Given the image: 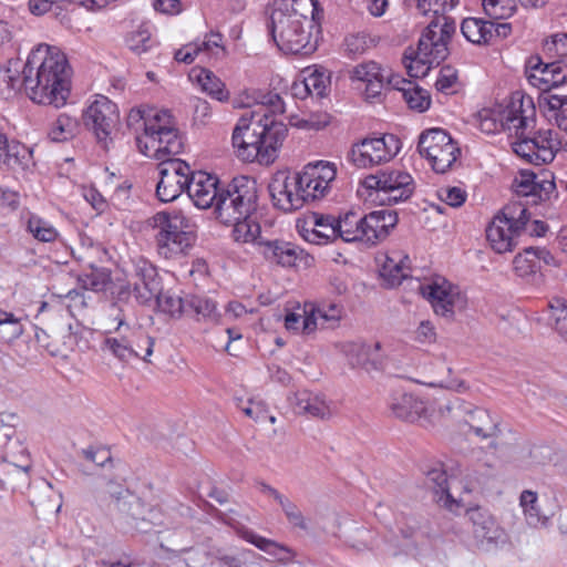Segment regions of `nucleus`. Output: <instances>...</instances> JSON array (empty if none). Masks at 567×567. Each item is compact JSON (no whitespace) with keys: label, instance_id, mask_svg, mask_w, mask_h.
I'll return each mask as SVG.
<instances>
[{"label":"nucleus","instance_id":"nucleus-5","mask_svg":"<svg viewBox=\"0 0 567 567\" xmlns=\"http://www.w3.org/2000/svg\"><path fill=\"white\" fill-rule=\"evenodd\" d=\"M117 324L109 331L101 343V351L114 359L127 363L133 359L151 362L155 340L141 327L131 326L126 320L116 317Z\"/></svg>","mask_w":567,"mask_h":567},{"label":"nucleus","instance_id":"nucleus-27","mask_svg":"<svg viewBox=\"0 0 567 567\" xmlns=\"http://www.w3.org/2000/svg\"><path fill=\"white\" fill-rule=\"evenodd\" d=\"M519 234L514 230L507 217L499 213L492 219L486 228V238L492 249L497 254L512 251L516 246V237Z\"/></svg>","mask_w":567,"mask_h":567},{"label":"nucleus","instance_id":"nucleus-54","mask_svg":"<svg viewBox=\"0 0 567 567\" xmlns=\"http://www.w3.org/2000/svg\"><path fill=\"white\" fill-rule=\"evenodd\" d=\"M486 14L495 20L512 17L517 9V0H482Z\"/></svg>","mask_w":567,"mask_h":567},{"label":"nucleus","instance_id":"nucleus-56","mask_svg":"<svg viewBox=\"0 0 567 567\" xmlns=\"http://www.w3.org/2000/svg\"><path fill=\"white\" fill-rule=\"evenodd\" d=\"M403 99L411 110L425 112L431 105L430 93L415 84L411 89H403Z\"/></svg>","mask_w":567,"mask_h":567},{"label":"nucleus","instance_id":"nucleus-2","mask_svg":"<svg viewBox=\"0 0 567 567\" xmlns=\"http://www.w3.org/2000/svg\"><path fill=\"white\" fill-rule=\"evenodd\" d=\"M322 20L318 0H276L268 29L280 51L308 55L317 50Z\"/></svg>","mask_w":567,"mask_h":567},{"label":"nucleus","instance_id":"nucleus-20","mask_svg":"<svg viewBox=\"0 0 567 567\" xmlns=\"http://www.w3.org/2000/svg\"><path fill=\"white\" fill-rule=\"evenodd\" d=\"M133 270L130 280L133 284V292L136 301L147 305L159 292L161 278L156 267L143 257L133 259Z\"/></svg>","mask_w":567,"mask_h":567},{"label":"nucleus","instance_id":"nucleus-4","mask_svg":"<svg viewBox=\"0 0 567 567\" xmlns=\"http://www.w3.org/2000/svg\"><path fill=\"white\" fill-rule=\"evenodd\" d=\"M460 0H417L416 10L424 17H431L425 31L421 35V50L429 48L434 50L437 59H446L449 55V41L455 33L456 23L447 17Z\"/></svg>","mask_w":567,"mask_h":567},{"label":"nucleus","instance_id":"nucleus-24","mask_svg":"<svg viewBox=\"0 0 567 567\" xmlns=\"http://www.w3.org/2000/svg\"><path fill=\"white\" fill-rule=\"evenodd\" d=\"M381 343L373 344L364 341L346 342L342 352L352 368H362L365 371L379 370L383 364V355L380 352Z\"/></svg>","mask_w":567,"mask_h":567},{"label":"nucleus","instance_id":"nucleus-34","mask_svg":"<svg viewBox=\"0 0 567 567\" xmlns=\"http://www.w3.org/2000/svg\"><path fill=\"white\" fill-rule=\"evenodd\" d=\"M341 315L342 307L339 303L321 302L303 318V331L312 333L318 324L321 327H324L326 323L333 326L341 319Z\"/></svg>","mask_w":567,"mask_h":567},{"label":"nucleus","instance_id":"nucleus-12","mask_svg":"<svg viewBox=\"0 0 567 567\" xmlns=\"http://www.w3.org/2000/svg\"><path fill=\"white\" fill-rule=\"evenodd\" d=\"M401 142L393 134L364 138L355 143L349 154L350 161L359 168L379 165L392 159L400 151Z\"/></svg>","mask_w":567,"mask_h":567},{"label":"nucleus","instance_id":"nucleus-55","mask_svg":"<svg viewBox=\"0 0 567 567\" xmlns=\"http://www.w3.org/2000/svg\"><path fill=\"white\" fill-rule=\"evenodd\" d=\"M126 44L136 54L147 52L154 45L148 27L142 24L136 31L131 32L126 38Z\"/></svg>","mask_w":567,"mask_h":567},{"label":"nucleus","instance_id":"nucleus-49","mask_svg":"<svg viewBox=\"0 0 567 567\" xmlns=\"http://www.w3.org/2000/svg\"><path fill=\"white\" fill-rule=\"evenodd\" d=\"M27 229L37 240L42 243H53L59 237V231L52 224L37 215L29 217Z\"/></svg>","mask_w":567,"mask_h":567},{"label":"nucleus","instance_id":"nucleus-9","mask_svg":"<svg viewBox=\"0 0 567 567\" xmlns=\"http://www.w3.org/2000/svg\"><path fill=\"white\" fill-rule=\"evenodd\" d=\"M362 186L374 190L382 204H398L409 199L415 188L413 177L405 171L385 168L368 175Z\"/></svg>","mask_w":567,"mask_h":567},{"label":"nucleus","instance_id":"nucleus-26","mask_svg":"<svg viewBox=\"0 0 567 567\" xmlns=\"http://www.w3.org/2000/svg\"><path fill=\"white\" fill-rule=\"evenodd\" d=\"M473 523V533L477 544L486 549L492 545L504 542L505 533L496 520L482 508H472L467 512Z\"/></svg>","mask_w":567,"mask_h":567},{"label":"nucleus","instance_id":"nucleus-28","mask_svg":"<svg viewBox=\"0 0 567 567\" xmlns=\"http://www.w3.org/2000/svg\"><path fill=\"white\" fill-rule=\"evenodd\" d=\"M114 508L131 528L137 530V523L146 514L148 505L126 488L112 493Z\"/></svg>","mask_w":567,"mask_h":567},{"label":"nucleus","instance_id":"nucleus-37","mask_svg":"<svg viewBox=\"0 0 567 567\" xmlns=\"http://www.w3.org/2000/svg\"><path fill=\"white\" fill-rule=\"evenodd\" d=\"M295 412L298 414H308L312 417L328 419L331 416V409L324 399L319 394L308 391L298 392L293 401Z\"/></svg>","mask_w":567,"mask_h":567},{"label":"nucleus","instance_id":"nucleus-57","mask_svg":"<svg viewBox=\"0 0 567 567\" xmlns=\"http://www.w3.org/2000/svg\"><path fill=\"white\" fill-rule=\"evenodd\" d=\"M550 318L555 321L556 331L567 341V301L553 298L547 305Z\"/></svg>","mask_w":567,"mask_h":567},{"label":"nucleus","instance_id":"nucleus-63","mask_svg":"<svg viewBox=\"0 0 567 567\" xmlns=\"http://www.w3.org/2000/svg\"><path fill=\"white\" fill-rule=\"evenodd\" d=\"M546 101L550 111H558L556 114L558 127L567 132V95L549 94Z\"/></svg>","mask_w":567,"mask_h":567},{"label":"nucleus","instance_id":"nucleus-32","mask_svg":"<svg viewBox=\"0 0 567 567\" xmlns=\"http://www.w3.org/2000/svg\"><path fill=\"white\" fill-rule=\"evenodd\" d=\"M353 81L365 82L368 97H377L381 94L385 82L383 69L374 61L360 63L349 72Z\"/></svg>","mask_w":567,"mask_h":567},{"label":"nucleus","instance_id":"nucleus-7","mask_svg":"<svg viewBox=\"0 0 567 567\" xmlns=\"http://www.w3.org/2000/svg\"><path fill=\"white\" fill-rule=\"evenodd\" d=\"M151 225L158 229L157 251L166 259L186 255L194 245L195 235L188 229V219L181 212H159L152 217Z\"/></svg>","mask_w":567,"mask_h":567},{"label":"nucleus","instance_id":"nucleus-31","mask_svg":"<svg viewBox=\"0 0 567 567\" xmlns=\"http://www.w3.org/2000/svg\"><path fill=\"white\" fill-rule=\"evenodd\" d=\"M445 59H437L434 50L430 48L425 51L421 50V39L417 49L408 48L404 51L402 62L410 78L419 79L427 75L433 64L439 65Z\"/></svg>","mask_w":567,"mask_h":567},{"label":"nucleus","instance_id":"nucleus-44","mask_svg":"<svg viewBox=\"0 0 567 567\" xmlns=\"http://www.w3.org/2000/svg\"><path fill=\"white\" fill-rule=\"evenodd\" d=\"M79 131V122L65 113H61L52 123L48 136L52 142H66L72 140Z\"/></svg>","mask_w":567,"mask_h":567},{"label":"nucleus","instance_id":"nucleus-35","mask_svg":"<svg viewBox=\"0 0 567 567\" xmlns=\"http://www.w3.org/2000/svg\"><path fill=\"white\" fill-rule=\"evenodd\" d=\"M33 166L32 150L24 144L12 140L7 152L0 159V167L14 173L27 172Z\"/></svg>","mask_w":567,"mask_h":567},{"label":"nucleus","instance_id":"nucleus-18","mask_svg":"<svg viewBox=\"0 0 567 567\" xmlns=\"http://www.w3.org/2000/svg\"><path fill=\"white\" fill-rule=\"evenodd\" d=\"M158 174L156 196L161 202L169 203L186 189L187 177L192 174V169L182 159H167L158 165Z\"/></svg>","mask_w":567,"mask_h":567},{"label":"nucleus","instance_id":"nucleus-42","mask_svg":"<svg viewBox=\"0 0 567 567\" xmlns=\"http://www.w3.org/2000/svg\"><path fill=\"white\" fill-rule=\"evenodd\" d=\"M426 484L433 489L436 501L443 503L445 507L452 509L455 499L451 494V484L447 474L442 468H432L426 474Z\"/></svg>","mask_w":567,"mask_h":567},{"label":"nucleus","instance_id":"nucleus-16","mask_svg":"<svg viewBox=\"0 0 567 567\" xmlns=\"http://www.w3.org/2000/svg\"><path fill=\"white\" fill-rule=\"evenodd\" d=\"M254 110L246 111L239 118L233 132V145L237 155L244 161L265 162L262 159V141L260 140L259 123Z\"/></svg>","mask_w":567,"mask_h":567},{"label":"nucleus","instance_id":"nucleus-13","mask_svg":"<svg viewBox=\"0 0 567 567\" xmlns=\"http://www.w3.org/2000/svg\"><path fill=\"white\" fill-rule=\"evenodd\" d=\"M274 206L285 213L302 208L308 203L298 173L278 171L271 177L268 185Z\"/></svg>","mask_w":567,"mask_h":567},{"label":"nucleus","instance_id":"nucleus-58","mask_svg":"<svg viewBox=\"0 0 567 567\" xmlns=\"http://www.w3.org/2000/svg\"><path fill=\"white\" fill-rule=\"evenodd\" d=\"M260 557L252 550L244 549L233 555H224L219 558L226 567H262Z\"/></svg>","mask_w":567,"mask_h":567},{"label":"nucleus","instance_id":"nucleus-52","mask_svg":"<svg viewBox=\"0 0 567 567\" xmlns=\"http://www.w3.org/2000/svg\"><path fill=\"white\" fill-rule=\"evenodd\" d=\"M543 54L546 59L560 61L567 65V33H557L543 43Z\"/></svg>","mask_w":567,"mask_h":567},{"label":"nucleus","instance_id":"nucleus-25","mask_svg":"<svg viewBox=\"0 0 567 567\" xmlns=\"http://www.w3.org/2000/svg\"><path fill=\"white\" fill-rule=\"evenodd\" d=\"M248 243L260 247L261 254L268 261L276 262L282 267L296 266L297 260L301 259L303 254L302 249H299L290 243L282 240H265L261 237V231L256 236V240H249Z\"/></svg>","mask_w":567,"mask_h":567},{"label":"nucleus","instance_id":"nucleus-10","mask_svg":"<svg viewBox=\"0 0 567 567\" xmlns=\"http://www.w3.org/2000/svg\"><path fill=\"white\" fill-rule=\"evenodd\" d=\"M417 151L436 173H446L456 162L461 151L451 135L442 128H430L421 133Z\"/></svg>","mask_w":567,"mask_h":567},{"label":"nucleus","instance_id":"nucleus-50","mask_svg":"<svg viewBox=\"0 0 567 567\" xmlns=\"http://www.w3.org/2000/svg\"><path fill=\"white\" fill-rule=\"evenodd\" d=\"M159 114H162V110L158 111L152 106L142 105L134 107L127 115V125L136 132L143 130L145 133V124L156 123Z\"/></svg>","mask_w":567,"mask_h":567},{"label":"nucleus","instance_id":"nucleus-51","mask_svg":"<svg viewBox=\"0 0 567 567\" xmlns=\"http://www.w3.org/2000/svg\"><path fill=\"white\" fill-rule=\"evenodd\" d=\"M315 229L311 239L313 243L321 244V240L328 241L337 238L336 218L330 215L313 214Z\"/></svg>","mask_w":567,"mask_h":567},{"label":"nucleus","instance_id":"nucleus-60","mask_svg":"<svg viewBox=\"0 0 567 567\" xmlns=\"http://www.w3.org/2000/svg\"><path fill=\"white\" fill-rule=\"evenodd\" d=\"M499 214L507 217L508 221H511L512 228L518 234L526 228L529 220V214L527 213L526 207L518 203L507 205L502 212H499Z\"/></svg>","mask_w":567,"mask_h":567},{"label":"nucleus","instance_id":"nucleus-23","mask_svg":"<svg viewBox=\"0 0 567 567\" xmlns=\"http://www.w3.org/2000/svg\"><path fill=\"white\" fill-rule=\"evenodd\" d=\"M389 409L399 420L422 425L431 423L426 403L412 393L394 392L389 400Z\"/></svg>","mask_w":567,"mask_h":567},{"label":"nucleus","instance_id":"nucleus-40","mask_svg":"<svg viewBox=\"0 0 567 567\" xmlns=\"http://www.w3.org/2000/svg\"><path fill=\"white\" fill-rule=\"evenodd\" d=\"M400 533L404 539L410 542L408 545L410 554H419L420 548L427 546L430 543L426 528L416 518H406L400 527Z\"/></svg>","mask_w":567,"mask_h":567},{"label":"nucleus","instance_id":"nucleus-1","mask_svg":"<svg viewBox=\"0 0 567 567\" xmlns=\"http://www.w3.org/2000/svg\"><path fill=\"white\" fill-rule=\"evenodd\" d=\"M18 61H10L9 66L0 69V81L9 87H24L27 95L35 103L65 105L71 91L72 69L66 55L56 47L39 44L29 54L19 75Z\"/></svg>","mask_w":567,"mask_h":567},{"label":"nucleus","instance_id":"nucleus-47","mask_svg":"<svg viewBox=\"0 0 567 567\" xmlns=\"http://www.w3.org/2000/svg\"><path fill=\"white\" fill-rule=\"evenodd\" d=\"M154 299L158 309L171 317H181L187 313L186 297L182 298L171 290L163 291L161 287Z\"/></svg>","mask_w":567,"mask_h":567},{"label":"nucleus","instance_id":"nucleus-41","mask_svg":"<svg viewBox=\"0 0 567 567\" xmlns=\"http://www.w3.org/2000/svg\"><path fill=\"white\" fill-rule=\"evenodd\" d=\"M192 76L195 78L202 90L212 99L219 102L228 100L229 93L225 89V84L210 70L203 68L193 70Z\"/></svg>","mask_w":567,"mask_h":567},{"label":"nucleus","instance_id":"nucleus-64","mask_svg":"<svg viewBox=\"0 0 567 567\" xmlns=\"http://www.w3.org/2000/svg\"><path fill=\"white\" fill-rule=\"evenodd\" d=\"M164 524V515L158 507L148 506L146 514L137 523V532L150 533Z\"/></svg>","mask_w":567,"mask_h":567},{"label":"nucleus","instance_id":"nucleus-6","mask_svg":"<svg viewBox=\"0 0 567 567\" xmlns=\"http://www.w3.org/2000/svg\"><path fill=\"white\" fill-rule=\"evenodd\" d=\"M255 116L259 123L260 140L262 141V159L271 162L276 158L277 150L287 136L286 124L276 120L277 114L285 112V103L278 93L258 91L255 93Z\"/></svg>","mask_w":567,"mask_h":567},{"label":"nucleus","instance_id":"nucleus-53","mask_svg":"<svg viewBox=\"0 0 567 567\" xmlns=\"http://www.w3.org/2000/svg\"><path fill=\"white\" fill-rule=\"evenodd\" d=\"M79 282L85 290L103 291L111 282V276L105 268H92L79 277Z\"/></svg>","mask_w":567,"mask_h":567},{"label":"nucleus","instance_id":"nucleus-19","mask_svg":"<svg viewBox=\"0 0 567 567\" xmlns=\"http://www.w3.org/2000/svg\"><path fill=\"white\" fill-rule=\"evenodd\" d=\"M82 118L99 141H106L117 125L120 114L115 103L104 95H99L85 109Z\"/></svg>","mask_w":567,"mask_h":567},{"label":"nucleus","instance_id":"nucleus-21","mask_svg":"<svg viewBox=\"0 0 567 567\" xmlns=\"http://www.w3.org/2000/svg\"><path fill=\"white\" fill-rule=\"evenodd\" d=\"M221 187L216 176L205 172H192L187 177L186 192L194 205L200 209L215 208Z\"/></svg>","mask_w":567,"mask_h":567},{"label":"nucleus","instance_id":"nucleus-15","mask_svg":"<svg viewBox=\"0 0 567 567\" xmlns=\"http://www.w3.org/2000/svg\"><path fill=\"white\" fill-rule=\"evenodd\" d=\"M532 55L525 63V75L528 83L540 92H550L567 83V65L560 61Z\"/></svg>","mask_w":567,"mask_h":567},{"label":"nucleus","instance_id":"nucleus-14","mask_svg":"<svg viewBox=\"0 0 567 567\" xmlns=\"http://www.w3.org/2000/svg\"><path fill=\"white\" fill-rule=\"evenodd\" d=\"M422 291L434 312L449 320H452L457 311L466 308V297L445 278H436L427 286H422Z\"/></svg>","mask_w":567,"mask_h":567},{"label":"nucleus","instance_id":"nucleus-45","mask_svg":"<svg viewBox=\"0 0 567 567\" xmlns=\"http://www.w3.org/2000/svg\"><path fill=\"white\" fill-rule=\"evenodd\" d=\"M4 463L12 465L21 473H27L31 467L30 455L27 447L19 441L8 442L1 456Z\"/></svg>","mask_w":567,"mask_h":567},{"label":"nucleus","instance_id":"nucleus-43","mask_svg":"<svg viewBox=\"0 0 567 567\" xmlns=\"http://www.w3.org/2000/svg\"><path fill=\"white\" fill-rule=\"evenodd\" d=\"M159 546L163 550L179 555L193 548L192 533L186 528L162 533Z\"/></svg>","mask_w":567,"mask_h":567},{"label":"nucleus","instance_id":"nucleus-39","mask_svg":"<svg viewBox=\"0 0 567 567\" xmlns=\"http://www.w3.org/2000/svg\"><path fill=\"white\" fill-rule=\"evenodd\" d=\"M337 238L347 243L361 241L363 216L355 212H347L343 216L336 218Z\"/></svg>","mask_w":567,"mask_h":567},{"label":"nucleus","instance_id":"nucleus-38","mask_svg":"<svg viewBox=\"0 0 567 567\" xmlns=\"http://www.w3.org/2000/svg\"><path fill=\"white\" fill-rule=\"evenodd\" d=\"M186 315L193 316L197 321L216 323L220 318L216 302L205 296H186Z\"/></svg>","mask_w":567,"mask_h":567},{"label":"nucleus","instance_id":"nucleus-30","mask_svg":"<svg viewBox=\"0 0 567 567\" xmlns=\"http://www.w3.org/2000/svg\"><path fill=\"white\" fill-rule=\"evenodd\" d=\"M527 130L519 128L518 133L515 130L517 141L512 143L513 151L526 162L542 165L551 162L555 158V153L548 146H537V142L527 136Z\"/></svg>","mask_w":567,"mask_h":567},{"label":"nucleus","instance_id":"nucleus-59","mask_svg":"<svg viewBox=\"0 0 567 567\" xmlns=\"http://www.w3.org/2000/svg\"><path fill=\"white\" fill-rule=\"evenodd\" d=\"M237 408L240 409L246 416L257 421L264 422L269 420L270 423L276 422V417L269 414L266 404L262 401L248 400L244 405L243 399H237Z\"/></svg>","mask_w":567,"mask_h":567},{"label":"nucleus","instance_id":"nucleus-62","mask_svg":"<svg viewBox=\"0 0 567 567\" xmlns=\"http://www.w3.org/2000/svg\"><path fill=\"white\" fill-rule=\"evenodd\" d=\"M491 468L487 464L480 463L475 467H466L462 472L464 480L466 481L465 489L471 492L475 486L484 483L485 478L489 475Z\"/></svg>","mask_w":567,"mask_h":567},{"label":"nucleus","instance_id":"nucleus-11","mask_svg":"<svg viewBox=\"0 0 567 567\" xmlns=\"http://www.w3.org/2000/svg\"><path fill=\"white\" fill-rule=\"evenodd\" d=\"M524 99H519L517 102L513 101L511 105L504 110L503 112L492 110V109H483L478 112V126L483 133L486 134H495L505 130H528L533 126L534 118V109L533 102L530 99L526 100V103L529 107L530 115L526 114V110H524Z\"/></svg>","mask_w":567,"mask_h":567},{"label":"nucleus","instance_id":"nucleus-8","mask_svg":"<svg viewBox=\"0 0 567 567\" xmlns=\"http://www.w3.org/2000/svg\"><path fill=\"white\" fill-rule=\"evenodd\" d=\"M145 138L143 143L142 137H136L140 151L146 156L153 151V156L161 162L173 159L171 156L181 154L184 147L167 110H162L156 123L145 124Z\"/></svg>","mask_w":567,"mask_h":567},{"label":"nucleus","instance_id":"nucleus-22","mask_svg":"<svg viewBox=\"0 0 567 567\" xmlns=\"http://www.w3.org/2000/svg\"><path fill=\"white\" fill-rule=\"evenodd\" d=\"M399 218L394 210L380 209L363 215L361 241L371 246L386 239L398 225Z\"/></svg>","mask_w":567,"mask_h":567},{"label":"nucleus","instance_id":"nucleus-46","mask_svg":"<svg viewBox=\"0 0 567 567\" xmlns=\"http://www.w3.org/2000/svg\"><path fill=\"white\" fill-rule=\"evenodd\" d=\"M461 32L466 40L474 44H488L491 42L488 21L477 18H466L461 24Z\"/></svg>","mask_w":567,"mask_h":567},{"label":"nucleus","instance_id":"nucleus-36","mask_svg":"<svg viewBox=\"0 0 567 567\" xmlns=\"http://www.w3.org/2000/svg\"><path fill=\"white\" fill-rule=\"evenodd\" d=\"M409 257L400 251H392L384 257L381 265L380 275L386 282L388 287L393 288L409 276V267L406 262Z\"/></svg>","mask_w":567,"mask_h":567},{"label":"nucleus","instance_id":"nucleus-17","mask_svg":"<svg viewBox=\"0 0 567 567\" xmlns=\"http://www.w3.org/2000/svg\"><path fill=\"white\" fill-rule=\"evenodd\" d=\"M298 175L302 185L301 192L310 204L329 194L337 176V167L333 163L319 161L307 164Z\"/></svg>","mask_w":567,"mask_h":567},{"label":"nucleus","instance_id":"nucleus-33","mask_svg":"<svg viewBox=\"0 0 567 567\" xmlns=\"http://www.w3.org/2000/svg\"><path fill=\"white\" fill-rule=\"evenodd\" d=\"M515 274L526 282L538 286L543 282L544 275L539 268V260L534 247H526L517 254L513 260Z\"/></svg>","mask_w":567,"mask_h":567},{"label":"nucleus","instance_id":"nucleus-29","mask_svg":"<svg viewBox=\"0 0 567 567\" xmlns=\"http://www.w3.org/2000/svg\"><path fill=\"white\" fill-rule=\"evenodd\" d=\"M463 420L473 433L483 439L497 437L501 434V420L497 415H493L488 410L475 406L471 403V409H466Z\"/></svg>","mask_w":567,"mask_h":567},{"label":"nucleus","instance_id":"nucleus-61","mask_svg":"<svg viewBox=\"0 0 567 567\" xmlns=\"http://www.w3.org/2000/svg\"><path fill=\"white\" fill-rule=\"evenodd\" d=\"M303 79L310 89L311 96L321 99L327 95L328 85L330 83L329 78L324 72L313 70L309 72Z\"/></svg>","mask_w":567,"mask_h":567},{"label":"nucleus","instance_id":"nucleus-48","mask_svg":"<svg viewBox=\"0 0 567 567\" xmlns=\"http://www.w3.org/2000/svg\"><path fill=\"white\" fill-rule=\"evenodd\" d=\"M241 537L248 543L252 544L260 550L277 557L280 560L287 559L290 555V550L278 543L265 538L252 530L245 529L241 532Z\"/></svg>","mask_w":567,"mask_h":567},{"label":"nucleus","instance_id":"nucleus-3","mask_svg":"<svg viewBox=\"0 0 567 567\" xmlns=\"http://www.w3.org/2000/svg\"><path fill=\"white\" fill-rule=\"evenodd\" d=\"M257 207L256 179L240 175L223 185L214 213L220 223L233 225L235 241L248 244L249 240H256L260 233V225L254 218Z\"/></svg>","mask_w":567,"mask_h":567}]
</instances>
